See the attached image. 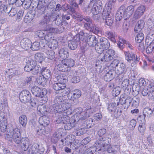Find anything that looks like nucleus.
<instances>
[{"instance_id":"nucleus-51","label":"nucleus","mask_w":154,"mask_h":154,"mask_svg":"<svg viewBox=\"0 0 154 154\" xmlns=\"http://www.w3.org/2000/svg\"><path fill=\"white\" fill-rule=\"evenodd\" d=\"M140 90V86L138 84L137 85H134L132 88V91L134 94H133L134 95L136 96L137 95L139 92Z\"/></svg>"},{"instance_id":"nucleus-27","label":"nucleus","mask_w":154,"mask_h":154,"mask_svg":"<svg viewBox=\"0 0 154 154\" xmlns=\"http://www.w3.org/2000/svg\"><path fill=\"white\" fill-rule=\"evenodd\" d=\"M14 132L15 134H14V136L12 139L15 143L19 144L21 143V134L20 130L18 128L17 131H15Z\"/></svg>"},{"instance_id":"nucleus-46","label":"nucleus","mask_w":154,"mask_h":154,"mask_svg":"<svg viewBox=\"0 0 154 154\" xmlns=\"http://www.w3.org/2000/svg\"><path fill=\"white\" fill-rule=\"evenodd\" d=\"M144 38V35L143 33L140 32L138 33L135 38L136 41L138 43H141Z\"/></svg>"},{"instance_id":"nucleus-33","label":"nucleus","mask_w":154,"mask_h":154,"mask_svg":"<svg viewBox=\"0 0 154 154\" xmlns=\"http://www.w3.org/2000/svg\"><path fill=\"white\" fill-rule=\"evenodd\" d=\"M41 74L44 78L48 79L51 76V72L50 70L46 68H42Z\"/></svg>"},{"instance_id":"nucleus-18","label":"nucleus","mask_w":154,"mask_h":154,"mask_svg":"<svg viewBox=\"0 0 154 154\" xmlns=\"http://www.w3.org/2000/svg\"><path fill=\"white\" fill-rule=\"evenodd\" d=\"M100 54L97 57L99 60L103 62H109L114 59V58L112 57L111 56L107 55L106 53L104 54L101 52Z\"/></svg>"},{"instance_id":"nucleus-43","label":"nucleus","mask_w":154,"mask_h":154,"mask_svg":"<svg viewBox=\"0 0 154 154\" xmlns=\"http://www.w3.org/2000/svg\"><path fill=\"white\" fill-rule=\"evenodd\" d=\"M115 1L116 0H109L107 4V7L105 10L110 11L111 12V10H112L114 7Z\"/></svg>"},{"instance_id":"nucleus-9","label":"nucleus","mask_w":154,"mask_h":154,"mask_svg":"<svg viewBox=\"0 0 154 154\" xmlns=\"http://www.w3.org/2000/svg\"><path fill=\"white\" fill-rule=\"evenodd\" d=\"M62 112H52L53 114V116L55 118V120L57 123L64 124L67 123L68 121V116L65 117L60 115V113Z\"/></svg>"},{"instance_id":"nucleus-57","label":"nucleus","mask_w":154,"mask_h":154,"mask_svg":"<svg viewBox=\"0 0 154 154\" xmlns=\"http://www.w3.org/2000/svg\"><path fill=\"white\" fill-rule=\"evenodd\" d=\"M60 135L57 134V133H55L52 138V141L54 143H56L57 142L60 137Z\"/></svg>"},{"instance_id":"nucleus-2","label":"nucleus","mask_w":154,"mask_h":154,"mask_svg":"<svg viewBox=\"0 0 154 154\" xmlns=\"http://www.w3.org/2000/svg\"><path fill=\"white\" fill-rule=\"evenodd\" d=\"M73 19L78 21L84 23V27H87L90 26V24H92V20L89 16H85L79 13H77L75 14L72 15Z\"/></svg>"},{"instance_id":"nucleus-7","label":"nucleus","mask_w":154,"mask_h":154,"mask_svg":"<svg viewBox=\"0 0 154 154\" xmlns=\"http://www.w3.org/2000/svg\"><path fill=\"white\" fill-rule=\"evenodd\" d=\"M125 59L130 63H138L140 59L139 57L137 56L135 53L132 52L128 51L125 52Z\"/></svg>"},{"instance_id":"nucleus-63","label":"nucleus","mask_w":154,"mask_h":154,"mask_svg":"<svg viewBox=\"0 0 154 154\" xmlns=\"http://www.w3.org/2000/svg\"><path fill=\"white\" fill-rule=\"evenodd\" d=\"M93 5L97 7L99 10H102L103 8L102 3L101 1L97 0Z\"/></svg>"},{"instance_id":"nucleus-62","label":"nucleus","mask_w":154,"mask_h":154,"mask_svg":"<svg viewBox=\"0 0 154 154\" xmlns=\"http://www.w3.org/2000/svg\"><path fill=\"white\" fill-rule=\"evenodd\" d=\"M9 8L4 4L2 3L0 8V11L1 12V13L4 12H5V13H8V9Z\"/></svg>"},{"instance_id":"nucleus-49","label":"nucleus","mask_w":154,"mask_h":154,"mask_svg":"<svg viewBox=\"0 0 154 154\" xmlns=\"http://www.w3.org/2000/svg\"><path fill=\"white\" fill-rule=\"evenodd\" d=\"M54 37L53 36V35L51 33H48L46 34L44 37V38L45 41H47L48 43L52 41V40H54Z\"/></svg>"},{"instance_id":"nucleus-40","label":"nucleus","mask_w":154,"mask_h":154,"mask_svg":"<svg viewBox=\"0 0 154 154\" xmlns=\"http://www.w3.org/2000/svg\"><path fill=\"white\" fill-rule=\"evenodd\" d=\"M35 59L36 62L41 63L44 60L43 54L41 53H37L35 55Z\"/></svg>"},{"instance_id":"nucleus-15","label":"nucleus","mask_w":154,"mask_h":154,"mask_svg":"<svg viewBox=\"0 0 154 154\" xmlns=\"http://www.w3.org/2000/svg\"><path fill=\"white\" fill-rule=\"evenodd\" d=\"M87 42L89 46L91 47L97 46L98 40L96 37L94 35H89L87 39Z\"/></svg>"},{"instance_id":"nucleus-20","label":"nucleus","mask_w":154,"mask_h":154,"mask_svg":"<svg viewBox=\"0 0 154 154\" xmlns=\"http://www.w3.org/2000/svg\"><path fill=\"white\" fill-rule=\"evenodd\" d=\"M20 45L23 49L27 50L31 48V42L29 39L25 38L21 40Z\"/></svg>"},{"instance_id":"nucleus-60","label":"nucleus","mask_w":154,"mask_h":154,"mask_svg":"<svg viewBox=\"0 0 154 154\" xmlns=\"http://www.w3.org/2000/svg\"><path fill=\"white\" fill-rule=\"evenodd\" d=\"M24 12L22 10H20L17 14V21H20L23 17V14Z\"/></svg>"},{"instance_id":"nucleus-44","label":"nucleus","mask_w":154,"mask_h":154,"mask_svg":"<svg viewBox=\"0 0 154 154\" xmlns=\"http://www.w3.org/2000/svg\"><path fill=\"white\" fill-rule=\"evenodd\" d=\"M42 68L40 66H39L38 65L35 66L32 70L30 71L32 74L34 75H36L38 73H41L42 72Z\"/></svg>"},{"instance_id":"nucleus-39","label":"nucleus","mask_w":154,"mask_h":154,"mask_svg":"<svg viewBox=\"0 0 154 154\" xmlns=\"http://www.w3.org/2000/svg\"><path fill=\"white\" fill-rule=\"evenodd\" d=\"M71 94L72 95L71 97H73L75 99V100L77 101V99L79 98L81 96L82 93L80 90L78 89L72 91Z\"/></svg>"},{"instance_id":"nucleus-8","label":"nucleus","mask_w":154,"mask_h":154,"mask_svg":"<svg viewBox=\"0 0 154 154\" xmlns=\"http://www.w3.org/2000/svg\"><path fill=\"white\" fill-rule=\"evenodd\" d=\"M80 40L79 35L76 34L72 40L68 41V45L69 48L72 50L76 49L78 45L80 43Z\"/></svg>"},{"instance_id":"nucleus-13","label":"nucleus","mask_w":154,"mask_h":154,"mask_svg":"<svg viewBox=\"0 0 154 154\" xmlns=\"http://www.w3.org/2000/svg\"><path fill=\"white\" fill-rule=\"evenodd\" d=\"M128 68L126 67L125 64L123 63H120L116 67V71L115 72L119 75L125 74L128 71Z\"/></svg>"},{"instance_id":"nucleus-38","label":"nucleus","mask_w":154,"mask_h":154,"mask_svg":"<svg viewBox=\"0 0 154 154\" xmlns=\"http://www.w3.org/2000/svg\"><path fill=\"white\" fill-rule=\"evenodd\" d=\"M64 65L62 64H59L57 66V68L58 70L62 72H66L70 71V68H68V67H65Z\"/></svg>"},{"instance_id":"nucleus-50","label":"nucleus","mask_w":154,"mask_h":154,"mask_svg":"<svg viewBox=\"0 0 154 154\" xmlns=\"http://www.w3.org/2000/svg\"><path fill=\"white\" fill-rule=\"evenodd\" d=\"M152 110L151 109L146 107L144 108L143 110V113L144 115V116L148 117L152 113Z\"/></svg>"},{"instance_id":"nucleus-4","label":"nucleus","mask_w":154,"mask_h":154,"mask_svg":"<svg viewBox=\"0 0 154 154\" xmlns=\"http://www.w3.org/2000/svg\"><path fill=\"white\" fill-rule=\"evenodd\" d=\"M100 42V45H97L95 47V50L98 53H100L104 50L107 49L110 46V43L109 41L105 38H101Z\"/></svg>"},{"instance_id":"nucleus-11","label":"nucleus","mask_w":154,"mask_h":154,"mask_svg":"<svg viewBox=\"0 0 154 154\" xmlns=\"http://www.w3.org/2000/svg\"><path fill=\"white\" fill-rule=\"evenodd\" d=\"M110 11L103 10L102 13L103 19L105 20L106 24L108 26H111L113 23V18L111 17Z\"/></svg>"},{"instance_id":"nucleus-34","label":"nucleus","mask_w":154,"mask_h":154,"mask_svg":"<svg viewBox=\"0 0 154 154\" xmlns=\"http://www.w3.org/2000/svg\"><path fill=\"white\" fill-rule=\"evenodd\" d=\"M105 34L106 37L112 42L114 43L116 42L115 38V34L114 32L111 31H107L105 32Z\"/></svg>"},{"instance_id":"nucleus-23","label":"nucleus","mask_w":154,"mask_h":154,"mask_svg":"<svg viewBox=\"0 0 154 154\" xmlns=\"http://www.w3.org/2000/svg\"><path fill=\"white\" fill-rule=\"evenodd\" d=\"M21 146L24 151L27 150L31 146H29L30 141L27 137L22 138L21 139Z\"/></svg>"},{"instance_id":"nucleus-35","label":"nucleus","mask_w":154,"mask_h":154,"mask_svg":"<svg viewBox=\"0 0 154 154\" xmlns=\"http://www.w3.org/2000/svg\"><path fill=\"white\" fill-rule=\"evenodd\" d=\"M67 77L65 75H59L56 77L58 82L61 84H65L67 81Z\"/></svg>"},{"instance_id":"nucleus-16","label":"nucleus","mask_w":154,"mask_h":154,"mask_svg":"<svg viewBox=\"0 0 154 154\" xmlns=\"http://www.w3.org/2000/svg\"><path fill=\"white\" fill-rule=\"evenodd\" d=\"M145 8L144 5H141L138 7L134 13V18L135 19L140 18L143 15L145 11Z\"/></svg>"},{"instance_id":"nucleus-12","label":"nucleus","mask_w":154,"mask_h":154,"mask_svg":"<svg viewBox=\"0 0 154 154\" xmlns=\"http://www.w3.org/2000/svg\"><path fill=\"white\" fill-rule=\"evenodd\" d=\"M111 139L108 137H102L100 140L97 141L96 143V145H98V147H100V148L98 150V151L101 150L103 149L106 148V146L109 143V142L110 141Z\"/></svg>"},{"instance_id":"nucleus-45","label":"nucleus","mask_w":154,"mask_h":154,"mask_svg":"<svg viewBox=\"0 0 154 154\" xmlns=\"http://www.w3.org/2000/svg\"><path fill=\"white\" fill-rule=\"evenodd\" d=\"M47 79L42 75L39 76L37 79V82L39 85H44L46 83Z\"/></svg>"},{"instance_id":"nucleus-14","label":"nucleus","mask_w":154,"mask_h":154,"mask_svg":"<svg viewBox=\"0 0 154 154\" xmlns=\"http://www.w3.org/2000/svg\"><path fill=\"white\" fill-rule=\"evenodd\" d=\"M125 5H122L118 9L116 15V19L117 21H120L123 17L124 19L127 20L125 17Z\"/></svg>"},{"instance_id":"nucleus-29","label":"nucleus","mask_w":154,"mask_h":154,"mask_svg":"<svg viewBox=\"0 0 154 154\" xmlns=\"http://www.w3.org/2000/svg\"><path fill=\"white\" fill-rule=\"evenodd\" d=\"M58 53L59 57L63 60L67 58L69 56L67 50L63 48H61L59 51Z\"/></svg>"},{"instance_id":"nucleus-59","label":"nucleus","mask_w":154,"mask_h":154,"mask_svg":"<svg viewBox=\"0 0 154 154\" xmlns=\"http://www.w3.org/2000/svg\"><path fill=\"white\" fill-rule=\"evenodd\" d=\"M106 54H107V55H108L110 56H111L113 58H116V56L115 55V51L112 49H109L106 51Z\"/></svg>"},{"instance_id":"nucleus-1","label":"nucleus","mask_w":154,"mask_h":154,"mask_svg":"<svg viewBox=\"0 0 154 154\" xmlns=\"http://www.w3.org/2000/svg\"><path fill=\"white\" fill-rule=\"evenodd\" d=\"M70 106V103L65 102L61 97H57L51 107V112L54 113L63 112L69 108Z\"/></svg>"},{"instance_id":"nucleus-42","label":"nucleus","mask_w":154,"mask_h":154,"mask_svg":"<svg viewBox=\"0 0 154 154\" xmlns=\"http://www.w3.org/2000/svg\"><path fill=\"white\" fill-rule=\"evenodd\" d=\"M41 47L40 42H35L31 45V48L33 51L38 50Z\"/></svg>"},{"instance_id":"nucleus-61","label":"nucleus","mask_w":154,"mask_h":154,"mask_svg":"<svg viewBox=\"0 0 154 154\" xmlns=\"http://www.w3.org/2000/svg\"><path fill=\"white\" fill-rule=\"evenodd\" d=\"M115 58H114L113 60L111 63L110 65L112 67L115 68L116 69V67L118 65H119V64L120 63H119V60Z\"/></svg>"},{"instance_id":"nucleus-37","label":"nucleus","mask_w":154,"mask_h":154,"mask_svg":"<svg viewBox=\"0 0 154 154\" xmlns=\"http://www.w3.org/2000/svg\"><path fill=\"white\" fill-rule=\"evenodd\" d=\"M119 105V102L117 101L116 102L115 101L109 104L107 109L110 112H112L116 108L117 106Z\"/></svg>"},{"instance_id":"nucleus-53","label":"nucleus","mask_w":154,"mask_h":154,"mask_svg":"<svg viewBox=\"0 0 154 154\" xmlns=\"http://www.w3.org/2000/svg\"><path fill=\"white\" fill-rule=\"evenodd\" d=\"M91 12L94 15H96L100 13L102 10H99L98 8L93 5L91 9Z\"/></svg>"},{"instance_id":"nucleus-52","label":"nucleus","mask_w":154,"mask_h":154,"mask_svg":"<svg viewBox=\"0 0 154 154\" xmlns=\"http://www.w3.org/2000/svg\"><path fill=\"white\" fill-rule=\"evenodd\" d=\"M154 48V42L150 43L149 45L146 49V51L147 54H149L151 53Z\"/></svg>"},{"instance_id":"nucleus-5","label":"nucleus","mask_w":154,"mask_h":154,"mask_svg":"<svg viewBox=\"0 0 154 154\" xmlns=\"http://www.w3.org/2000/svg\"><path fill=\"white\" fill-rule=\"evenodd\" d=\"M32 3L34 5V6L32 7H35L37 9V12L39 14V15H41L44 13L46 9V7L44 1L33 0Z\"/></svg>"},{"instance_id":"nucleus-55","label":"nucleus","mask_w":154,"mask_h":154,"mask_svg":"<svg viewBox=\"0 0 154 154\" xmlns=\"http://www.w3.org/2000/svg\"><path fill=\"white\" fill-rule=\"evenodd\" d=\"M47 15H48L50 20L53 21L56 20L58 15L55 13H47Z\"/></svg>"},{"instance_id":"nucleus-56","label":"nucleus","mask_w":154,"mask_h":154,"mask_svg":"<svg viewBox=\"0 0 154 154\" xmlns=\"http://www.w3.org/2000/svg\"><path fill=\"white\" fill-rule=\"evenodd\" d=\"M64 125V128L65 130H69L72 128L74 126V125L73 123H71L68 119V122L65 124Z\"/></svg>"},{"instance_id":"nucleus-10","label":"nucleus","mask_w":154,"mask_h":154,"mask_svg":"<svg viewBox=\"0 0 154 154\" xmlns=\"http://www.w3.org/2000/svg\"><path fill=\"white\" fill-rule=\"evenodd\" d=\"M31 94L28 91L24 90L22 91L19 95L20 100L24 103L29 102L31 98Z\"/></svg>"},{"instance_id":"nucleus-36","label":"nucleus","mask_w":154,"mask_h":154,"mask_svg":"<svg viewBox=\"0 0 154 154\" xmlns=\"http://www.w3.org/2000/svg\"><path fill=\"white\" fill-rule=\"evenodd\" d=\"M48 47L52 50H55L58 48L57 42L55 39L48 43Z\"/></svg>"},{"instance_id":"nucleus-24","label":"nucleus","mask_w":154,"mask_h":154,"mask_svg":"<svg viewBox=\"0 0 154 154\" xmlns=\"http://www.w3.org/2000/svg\"><path fill=\"white\" fill-rule=\"evenodd\" d=\"M115 72L113 70H110L104 75V80L106 82H109L114 78Z\"/></svg>"},{"instance_id":"nucleus-54","label":"nucleus","mask_w":154,"mask_h":154,"mask_svg":"<svg viewBox=\"0 0 154 154\" xmlns=\"http://www.w3.org/2000/svg\"><path fill=\"white\" fill-rule=\"evenodd\" d=\"M45 30L49 32V33H57L58 32V29L57 28L46 27Z\"/></svg>"},{"instance_id":"nucleus-31","label":"nucleus","mask_w":154,"mask_h":154,"mask_svg":"<svg viewBox=\"0 0 154 154\" xmlns=\"http://www.w3.org/2000/svg\"><path fill=\"white\" fill-rule=\"evenodd\" d=\"M20 124L24 128H26L27 122V119L25 115H22L19 117Z\"/></svg>"},{"instance_id":"nucleus-17","label":"nucleus","mask_w":154,"mask_h":154,"mask_svg":"<svg viewBox=\"0 0 154 154\" xmlns=\"http://www.w3.org/2000/svg\"><path fill=\"white\" fill-rule=\"evenodd\" d=\"M134 7L133 5H130L126 8L125 6V11L124 12L125 13V19L129 18L132 14L134 10Z\"/></svg>"},{"instance_id":"nucleus-64","label":"nucleus","mask_w":154,"mask_h":154,"mask_svg":"<svg viewBox=\"0 0 154 154\" xmlns=\"http://www.w3.org/2000/svg\"><path fill=\"white\" fill-rule=\"evenodd\" d=\"M136 121L134 119H132L130 121L129 126L131 129H134L136 125Z\"/></svg>"},{"instance_id":"nucleus-30","label":"nucleus","mask_w":154,"mask_h":154,"mask_svg":"<svg viewBox=\"0 0 154 154\" xmlns=\"http://www.w3.org/2000/svg\"><path fill=\"white\" fill-rule=\"evenodd\" d=\"M38 121L39 124L44 127L47 126L50 123L49 119L47 116L40 117Z\"/></svg>"},{"instance_id":"nucleus-19","label":"nucleus","mask_w":154,"mask_h":154,"mask_svg":"<svg viewBox=\"0 0 154 154\" xmlns=\"http://www.w3.org/2000/svg\"><path fill=\"white\" fill-rule=\"evenodd\" d=\"M151 88H149L148 89L146 88L145 87L143 88L141 91V94L144 96H146L148 95L149 97L150 96L152 98V97L153 98L154 97V87H152L151 91Z\"/></svg>"},{"instance_id":"nucleus-26","label":"nucleus","mask_w":154,"mask_h":154,"mask_svg":"<svg viewBox=\"0 0 154 154\" xmlns=\"http://www.w3.org/2000/svg\"><path fill=\"white\" fill-rule=\"evenodd\" d=\"M145 23L143 20H140L138 21L136 25L134 28V31L138 33L141 31L143 29Z\"/></svg>"},{"instance_id":"nucleus-3","label":"nucleus","mask_w":154,"mask_h":154,"mask_svg":"<svg viewBox=\"0 0 154 154\" xmlns=\"http://www.w3.org/2000/svg\"><path fill=\"white\" fill-rule=\"evenodd\" d=\"M31 91L33 95L41 98L40 100L44 102L46 101L47 99L45 96L47 91L45 89H41L38 86H34L32 88Z\"/></svg>"},{"instance_id":"nucleus-32","label":"nucleus","mask_w":154,"mask_h":154,"mask_svg":"<svg viewBox=\"0 0 154 154\" xmlns=\"http://www.w3.org/2000/svg\"><path fill=\"white\" fill-rule=\"evenodd\" d=\"M17 128H16L14 129L10 130L9 132L8 131L5 135V139L9 141L11 140L14 136V134H15L14 132L15 131H17Z\"/></svg>"},{"instance_id":"nucleus-28","label":"nucleus","mask_w":154,"mask_h":154,"mask_svg":"<svg viewBox=\"0 0 154 154\" xmlns=\"http://www.w3.org/2000/svg\"><path fill=\"white\" fill-rule=\"evenodd\" d=\"M78 109L81 111V112H78V113L82 114V115L84 116L87 119L89 117L90 115L93 113L92 110L91 108H90L88 109H86L83 112H82V109L81 107L78 108Z\"/></svg>"},{"instance_id":"nucleus-58","label":"nucleus","mask_w":154,"mask_h":154,"mask_svg":"<svg viewBox=\"0 0 154 154\" xmlns=\"http://www.w3.org/2000/svg\"><path fill=\"white\" fill-rule=\"evenodd\" d=\"M107 151L109 153H116V150L115 149L114 147L111 145H107Z\"/></svg>"},{"instance_id":"nucleus-22","label":"nucleus","mask_w":154,"mask_h":154,"mask_svg":"<svg viewBox=\"0 0 154 154\" xmlns=\"http://www.w3.org/2000/svg\"><path fill=\"white\" fill-rule=\"evenodd\" d=\"M66 87V85L61 84L59 82L54 84L53 85V88L55 91H57L58 93H62L64 92V89Z\"/></svg>"},{"instance_id":"nucleus-41","label":"nucleus","mask_w":154,"mask_h":154,"mask_svg":"<svg viewBox=\"0 0 154 154\" xmlns=\"http://www.w3.org/2000/svg\"><path fill=\"white\" fill-rule=\"evenodd\" d=\"M34 18V16L30 13H27L24 18V21L27 23L30 22Z\"/></svg>"},{"instance_id":"nucleus-6","label":"nucleus","mask_w":154,"mask_h":154,"mask_svg":"<svg viewBox=\"0 0 154 154\" xmlns=\"http://www.w3.org/2000/svg\"><path fill=\"white\" fill-rule=\"evenodd\" d=\"M45 149L42 145L34 143L30 146L28 154H44Z\"/></svg>"},{"instance_id":"nucleus-25","label":"nucleus","mask_w":154,"mask_h":154,"mask_svg":"<svg viewBox=\"0 0 154 154\" xmlns=\"http://www.w3.org/2000/svg\"><path fill=\"white\" fill-rule=\"evenodd\" d=\"M61 62L65 66V67H68V68L73 67L75 63L74 60L71 58L64 59L62 60ZM70 69L71 68H70Z\"/></svg>"},{"instance_id":"nucleus-21","label":"nucleus","mask_w":154,"mask_h":154,"mask_svg":"<svg viewBox=\"0 0 154 154\" xmlns=\"http://www.w3.org/2000/svg\"><path fill=\"white\" fill-rule=\"evenodd\" d=\"M36 65L35 61L32 60H28L24 67V69L26 72H29L32 70Z\"/></svg>"},{"instance_id":"nucleus-47","label":"nucleus","mask_w":154,"mask_h":154,"mask_svg":"<svg viewBox=\"0 0 154 154\" xmlns=\"http://www.w3.org/2000/svg\"><path fill=\"white\" fill-rule=\"evenodd\" d=\"M46 57L48 59L52 60L55 56V52L52 50H48L46 52Z\"/></svg>"},{"instance_id":"nucleus-48","label":"nucleus","mask_w":154,"mask_h":154,"mask_svg":"<svg viewBox=\"0 0 154 154\" xmlns=\"http://www.w3.org/2000/svg\"><path fill=\"white\" fill-rule=\"evenodd\" d=\"M37 110L42 115H43L46 111V107L44 105H39L38 106Z\"/></svg>"}]
</instances>
